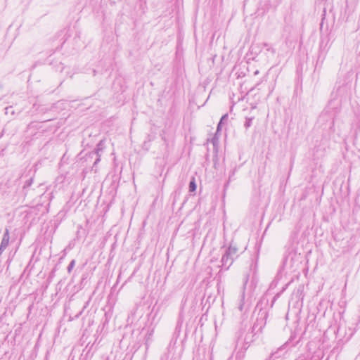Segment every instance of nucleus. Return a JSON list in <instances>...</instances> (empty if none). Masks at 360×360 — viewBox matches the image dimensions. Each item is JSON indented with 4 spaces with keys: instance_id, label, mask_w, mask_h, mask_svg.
I'll use <instances>...</instances> for the list:
<instances>
[{
    "instance_id": "nucleus-1",
    "label": "nucleus",
    "mask_w": 360,
    "mask_h": 360,
    "mask_svg": "<svg viewBox=\"0 0 360 360\" xmlns=\"http://www.w3.org/2000/svg\"><path fill=\"white\" fill-rule=\"evenodd\" d=\"M302 261V254L294 248H289L283 262V269L289 272L295 271L301 264Z\"/></svg>"
},
{
    "instance_id": "nucleus-2",
    "label": "nucleus",
    "mask_w": 360,
    "mask_h": 360,
    "mask_svg": "<svg viewBox=\"0 0 360 360\" xmlns=\"http://www.w3.org/2000/svg\"><path fill=\"white\" fill-rule=\"evenodd\" d=\"M234 258H233L231 256H229L224 253L222 255L221 262V266L224 268L226 270L229 269V267L231 266V264L233 262Z\"/></svg>"
},
{
    "instance_id": "nucleus-3",
    "label": "nucleus",
    "mask_w": 360,
    "mask_h": 360,
    "mask_svg": "<svg viewBox=\"0 0 360 360\" xmlns=\"http://www.w3.org/2000/svg\"><path fill=\"white\" fill-rule=\"evenodd\" d=\"M237 248L236 247H233L231 245H230L226 250H225V254L229 255V256H231L233 258H234V257L236 255V253H237Z\"/></svg>"
},
{
    "instance_id": "nucleus-4",
    "label": "nucleus",
    "mask_w": 360,
    "mask_h": 360,
    "mask_svg": "<svg viewBox=\"0 0 360 360\" xmlns=\"http://www.w3.org/2000/svg\"><path fill=\"white\" fill-rule=\"evenodd\" d=\"M196 187L197 186H196L195 178L193 177L192 179L191 180L190 183H189V186H188L189 191L190 192H194L196 190Z\"/></svg>"
},
{
    "instance_id": "nucleus-5",
    "label": "nucleus",
    "mask_w": 360,
    "mask_h": 360,
    "mask_svg": "<svg viewBox=\"0 0 360 360\" xmlns=\"http://www.w3.org/2000/svg\"><path fill=\"white\" fill-rule=\"evenodd\" d=\"M228 120V115L227 114H225V115H224L221 117V120H220V121H219V124L217 125V131H219L220 130L221 124L224 123V122L225 120Z\"/></svg>"
},
{
    "instance_id": "nucleus-6",
    "label": "nucleus",
    "mask_w": 360,
    "mask_h": 360,
    "mask_svg": "<svg viewBox=\"0 0 360 360\" xmlns=\"http://www.w3.org/2000/svg\"><path fill=\"white\" fill-rule=\"evenodd\" d=\"M253 117H246L245 122L244 123V127L245 129H248L252 124Z\"/></svg>"
},
{
    "instance_id": "nucleus-7",
    "label": "nucleus",
    "mask_w": 360,
    "mask_h": 360,
    "mask_svg": "<svg viewBox=\"0 0 360 360\" xmlns=\"http://www.w3.org/2000/svg\"><path fill=\"white\" fill-rule=\"evenodd\" d=\"M263 46H264V48L266 49V51L271 52V53H273V54L275 53L274 49L269 44H268L266 43H264Z\"/></svg>"
},
{
    "instance_id": "nucleus-8",
    "label": "nucleus",
    "mask_w": 360,
    "mask_h": 360,
    "mask_svg": "<svg viewBox=\"0 0 360 360\" xmlns=\"http://www.w3.org/2000/svg\"><path fill=\"white\" fill-rule=\"evenodd\" d=\"M217 133H218V131H217V132H216V134H215L214 136L212 138V141H211L214 148H215V147L218 145V143H219V138L217 137Z\"/></svg>"
},
{
    "instance_id": "nucleus-9",
    "label": "nucleus",
    "mask_w": 360,
    "mask_h": 360,
    "mask_svg": "<svg viewBox=\"0 0 360 360\" xmlns=\"http://www.w3.org/2000/svg\"><path fill=\"white\" fill-rule=\"evenodd\" d=\"M100 145H101V143H99L98 144V146H97V147H98V148H97V149L96 150V152H95V153H96L98 156H99V152L101 151V149L99 148ZM99 161H100V158H99V157H98V158L96 159V160H95V162H94V165H96Z\"/></svg>"
},
{
    "instance_id": "nucleus-10",
    "label": "nucleus",
    "mask_w": 360,
    "mask_h": 360,
    "mask_svg": "<svg viewBox=\"0 0 360 360\" xmlns=\"http://www.w3.org/2000/svg\"><path fill=\"white\" fill-rule=\"evenodd\" d=\"M75 265V260L72 259L70 262V264H69V265L68 266V268H67V270H68V273H70L72 271V270L74 268Z\"/></svg>"
},
{
    "instance_id": "nucleus-11",
    "label": "nucleus",
    "mask_w": 360,
    "mask_h": 360,
    "mask_svg": "<svg viewBox=\"0 0 360 360\" xmlns=\"http://www.w3.org/2000/svg\"><path fill=\"white\" fill-rule=\"evenodd\" d=\"M5 110H6V114H11V115L14 114V111L13 110V107L12 106L6 107L5 108Z\"/></svg>"
},
{
    "instance_id": "nucleus-12",
    "label": "nucleus",
    "mask_w": 360,
    "mask_h": 360,
    "mask_svg": "<svg viewBox=\"0 0 360 360\" xmlns=\"http://www.w3.org/2000/svg\"><path fill=\"white\" fill-rule=\"evenodd\" d=\"M169 356L168 354H165L164 356H162L161 360H168Z\"/></svg>"
},
{
    "instance_id": "nucleus-13",
    "label": "nucleus",
    "mask_w": 360,
    "mask_h": 360,
    "mask_svg": "<svg viewBox=\"0 0 360 360\" xmlns=\"http://www.w3.org/2000/svg\"><path fill=\"white\" fill-rule=\"evenodd\" d=\"M238 309H239L240 311L243 310V303L240 304V305L238 307Z\"/></svg>"
},
{
    "instance_id": "nucleus-14",
    "label": "nucleus",
    "mask_w": 360,
    "mask_h": 360,
    "mask_svg": "<svg viewBox=\"0 0 360 360\" xmlns=\"http://www.w3.org/2000/svg\"><path fill=\"white\" fill-rule=\"evenodd\" d=\"M103 360H109V358L108 356H103Z\"/></svg>"
},
{
    "instance_id": "nucleus-15",
    "label": "nucleus",
    "mask_w": 360,
    "mask_h": 360,
    "mask_svg": "<svg viewBox=\"0 0 360 360\" xmlns=\"http://www.w3.org/2000/svg\"><path fill=\"white\" fill-rule=\"evenodd\" d=\"M258 73H259V71H258V70H256V71L255 72V75H257Z\"/></svg>"
},
{
    "instance_id": "nucleus-16",
    "label": "nucleus",
    "mask_w": 360,
    "mask_h": 360,
    "mask_svg": "<svg viewBox=\"0 0 360 360\" xmlns=\"http://www.w3.org/2000/svg\"><path fill=\"white\" fill-rule=\"evenodd\" d=\"M244 299V293L242 295V300Z\"/></svg>"
},
{
    "instance_id": "nucleus-17",
    "label": "nucleus",
    "mask_w": 360,
    "mask_h": 360,
    "mask_svg": "<svg viewBox=\"0 0 360 360\" xmlns=\"http://www.w3.org/2000/svg\"><path fill=\"white\" fill-rule=\"evenodd\" d=\"M247 281H248V278L245 279V284H244V285H245V284H246Z\"/></svg>"
}]
</instances>
